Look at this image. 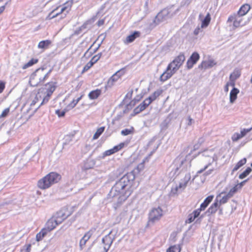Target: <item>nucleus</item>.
I'll use <instances>...</instances> for the list:
<instances>
[{"label":"nucleus","instance_id":"nucleus-1","mask_svg":"<svg viewBox=\"0 0 252 252\" xmlns=\"http://www.w3.org/2000/svg\"><path fill=\"white\" fill-rule=\"evenodd\" d=\"M135 179L133 172H130L123 176L112 188L108 195L115 202L113 207L115 210L119 207L131 194V184Z\"/></svg>","mask_w":252,"mask_h":252},{"label":"nucleus","instance_id":"nucleus-2","mask_svg":"<svg viewBox=\"0 0 252 252\" xmlns=\"http://www.w3.org/2000/svg\"><path fill=\"white\" fill-rule=\"evenodd\" d=\"M199 166H202L197 172L201 174L209 168L214 162L217 165L218 157L214 149H206L198 154Z\"/></svg>","mask_w":252,"mask_h":252},{"label":"nucleus","instance_id":"nucleus-3","mask_svg":"<svg viewBox=\"0 0 252 252\" xmlns=\"http://www.w3.org/2000/svg\"><path fill=\"white\" fill-rule=\"evenodd\" d=\"M185 60L183 54H180L167 66L166 70L160 76V80L164 82L170 78L182 65Z\"/></svg>","mask_w":252,"mask_h":252},{"label":"nucleus","instance_id":"nucleus-4","mask_svg":"<svg viewBox=\"0 0 252 252\" xmlns=\"http://www.w3.org/2000/svg\"><path fill=\"white\" fill-rule=\"evenodd\" d=\"M70 215V213L65 210L57 212L56 215L50 219L46 223L45 228L50 232L61 224L65 219Z\"/></svg>","mask_w":252,"mask_h":252},{"label":"nucleus","instance_id":"nucleus-5","mask_svg":"<svg viewBox=\"0 0 252 252\" xmlns=\"http://www.w3.org/2000/svg\"><path fill=\"white\" fill-rule=\"evenodd\" d=\"M61 178V176L59 174L56 172H50L38 181L37 186L42 189H48L52 185L58 183Z\"/></svg>","mask_w":252,"mask_h":252},{"label":"nucleus","instance_id":"nucleus-6","mask_svg":"<svg viewBox=\"0 0 252 252\" xmlns=\"http://www.w3.org/2000/svg\"><path fill=\"white\" fill-rule=\"evenodd\" d=\"M44 68L37 69L31 76L29 83L31 86L35 87L44 82L47 78V75H44Z\"/></svg>","mask_w":252,"mask_h":252},{"label":"nucleus","instance_id":"nucleus-7","mask_svg":"<svg viewBox=\"0 0 252 252\" xmlns=\"http://www.w3.org/2000/svg\"><path fill=\"white\" fill-rule=\"evenodd\" d=\"M112 231L102 239V244L96 245L94 247V252H107L114 240L112 237Z\"/></svg>","mask_w":252,"mask_h":252},{"label":"nucleus","instance_id":"nucleus-8","mask_svg":"<svg viewBox=\"0 0 252 252\" xmlns=\"http://www.w3.org/2000/svg\"><path fill=\"white\" fill-rule=\"evenodd\" d=\"M72 2L71 1H67L65 3L63 6H62L61 11L59 12L56 13V11L57 10L58 8L52 10L48 15L46 18L47 20H51L60 14H62L60 19H62L64 18L66 14L69 12L71 9V7L72 6Z\"/></svg>","mask_w":252,"mask_h":252},{"label":"nucleus","instance_id":"nucleus-9","mask_svg":"<svg viewBox=\"0 0 252 252\" xmlns=\"http://www.w3.org/2000/svg\"><path fill=\"white\" fill-rule=\"evenodd\" d=\"M163 216V211L159 207L153 208L149 214L148 223L153 224L160 220Z\"/></svg>","mask_w":252,"mask_h":252},{"label":"nucleus","instance_id":"nucleus-10","mask_svg":"<svg viewBox=\"0 0 252 252\" xmlns=\"http://www.w3.org/2000/svg\"><path fill=\"white\" fill-rule=\"evenodd\" d=\"M190 174L189 172H186L185 176L182 179L178 186L176 185L173 187L171 189V192L173 194H176L178 191L184 190L190 180Z\"/></svg>","mask_w":252,"mask_h":252},{"label":"nucleus","instance_id":"nucleus-11","mask_svg":"<svg viewBox=\"0 0 252 252\" xmlns=\"http://www.w3.org/2000/svg\"><path fill=\"white\" fill-rule=\"evenodd\" d=\"M174 164L177 166L176 172L178 170L180 172L187 171L191 166L190 161H188L183 157L177 158L174 160Z\"/></svg>","mask_w":252,"mask_h":252},{"label":"nucleus","instance_id":"nucleus-12","mask_svg":"<svg viewBox=\"0 0 252 252\" xmlns=\"http://www.w3.org/2000/svg\"><path fill=\"white\" fill-rule=\"evenodd\" d=\"M243 16L238 13H234L229 16L227 22H233V26L235 28L242 27L247 24V22L244 20Z\"/></svg>","mask_w":252,"mask_h":252},{"label":"nucleus","instance_id":"nucleus-13","mask_svg":"<svg viewBox=\"0 0 252 252\" xmlns=\"http://www.w3.org/2000/svg\"><path fill=\"white\" fill-rule=\"evenodd\" d=\"M172 15V14H170V12L168 8L164 9L156 16L155 22H157L158 23L163 22L171 17Z\"/></svg>","mask_w":252,"mask_h":252},{"label":"nucleus","instance_id":"nucleus-14","mask_svg":"<svg viewBox=\"0 0 252 252\" xmlns=\"http://www.w3.org/2000/svg\"><path fill=\"white\" fill-rule=\"evenodd\" d=\"M200 56L197 52H193L189 58L188 59L187 62V66L188 69H191L194 64H195L199 60Z\"/></svg>","mask_w":252,"mask_h":252},{"label":"nucleus","instance_id":"nucleus-15","mask_svg":"<svg viewBox=\"0 0 252 252\" xmlns=\"http://www.w3.org/2000/svg\"><path fill=\"white\" fill-rule=\"evenodd\" d=\"M95 229L94 228H92L90 229L89 231L86 232L84 236L82 238V239L80 241L79 246L80 249L82 250L85 246L86 242L90 239V238L92 237L95 231Z\"/></svg>","mask_w":252,"mask_h":252},{"label":"nucleus","instance_id":"nucleus-16","mask_svg":"<svg viewBox=\"0 0 252 252\" xmlns=\"http://www.w3.org/2000/svg\"><path fill=\"white\" fill-rule=\"evenodd\" d=\"M124 145L125 144L124 143H121L120 144L114 146L113 148L106 151L103 153V157H105L106 156H110L116 153L117 152L122 149L124 147Z\"/></svg>","mask_w":252,"mask_h":252},{"label":"nucleus","instance_id":"nucleus-17","mask_svg":"<svg viewBox=\"0 0 252 252\" xmlns=\"http://www.w3.org/2000/svg\"><path fill=\"white\" fill-rule=\"evenodd\" d=\"M225 192L224 191H222L221 193H220L219 194H218L215 200L219 203V204L220 206L221 204H223L226 203L228 200L230 198V197H228V195L226 194V195L224 196H222L223 194H224Z\"/></svg>","mask_w":252,"mask_h":252},{"label":"nucleus","instance_id":"nucleus-18","mask_svg":"<svg viewBox=\"0 0 252 252\" xmlns=\"http://www.w3.org/2000/svg\"><path fill=\"white\" fill-rule=\"evenodd\" d=\"M216 64L215 62L213 60H209L208 61H203L198 67L200 69H206L212 67Z\"/></svg>","mask_w":252,"mask_h":252},{"label":"nucleus","instance_id":"nucleus-19","mask_svg":"<svg viewBox=\"0 0 252 252\" xmlns=\"http://www.w3.org/2000/svg\"><path fill=\"white\" fill-rule=\"evenodd\" d=\"M140 32L138 31H135L131 34L128 35L124 41L125 43L128 44L133 42L136 38L139 37Z\"/></svg>","mask_w":252,"mask_h":252},{"label":"nucleus","instance_id":"nucleus-20","mask_svg":"<svg viewBox=\"0 0 252 252\" xmlns=\"http://www.w3.org/2000/svg\"><path fill=\"white\" fill-rule=\"evenodd\" d=\"M250 9L251 6L249 4H244L241 6L237 13L244 16L248 13Z\"/></svg>","mask_w":252,"mask_h":252},{"label":"nucleus","instance_id":"nucleus-21","mask_svg":"<svg viewBox=\"0 0 252 252\" xmlns=\"http://www.w3.org/2000/svg\"><path fill=\"white\" fill-rule=\"evenodd\" d=\"M239 90L238 89L235 87L233 88L232 90L230 93L229 96L230 102L231 103H234V102L235 101L237 97V94H239Z\"/></svg>","mask_w":252,"mask_h":252},{"label":"nucleus","instance_id":"nucleus-22","mask_svg":"<svg viewBox=\"0 0 252 252\" xmlns=\"http://www.w3.org/2000/svg\"><path fill=\"white\" fill-rule=\"evenodd\" d=\"M220 206V205L219 204V203L215 200V202L208 208L207 213L209 214H212L216 213Z\"/></svg>","mask_w":252,"mask_h":252},{"label":"nucleus","instance_id":"nucleus-23","mask_svg":"<svg viewBox=\"0 0 252 252\" xmlns=\"http://www.w3.org/2000/svg\"><path fill=\"white\" fill-rule=\"evenodd\" d=\"M213 198V195L208 196L200 205V209L204 210L207 207L208 204L212 201Z\"/></svg>","mask_w":252,"mask_h":252},{"label":"nucleus","instance_id":"nucleus-24","mask_svg":"<svg viewBox=\"0 0 252 252\" xmlns=\"http://www.w3.org/2000/svg\"><path fill=\"white\" fill-rule=\"evenodd\" d=\"M101 90L96 89L91 91L89 94V97L91 99H96L101 94Z\"/></svg>","mask_w":252,"mask_h":252},{"label":"nucleus","instance_id":"nucleus-25","mask_svg":"<svg viewBox=\"0 0 252 252\" xmlns=\"http://www.w3.org/2000/svg\"><path fill=\"white\" fill-rule=\"evenodd\" d=\"M162 90H157L153 93L150 96H149L147 99L152 103L154 100L156 99V98L160 95L162 93Z\"/></svg>","mask_w":252,"mask_h":252},{"label":"nucleus","instance_id":"nucleus-26","mask_svg":"<svg viewBox=\"0 0 252 252\" xmlns=\"http://www.w3.org/2000/svg\"><path fill=\"white\" fill-rule=\"evenodd\" d=\"M48 232H49L45 228L42 229L41 230L36 234V241L38 242L41 241Z\"/></svg>","mask_w":252,"mask_h":252},{"label":"nucleus","instance_id":"nucleus-27","mask_svg":"<svg viewBox=\"0 0 252 252\" xmlns=\"http://www.w3.org/2000/svg\"><path fill=\"white\" fill-rule=\"evenodd\" d=\"M51 44V41L50 40H42L39 42L38 48L40 49H47Z\"/></svg>","mask_w":252,"mask_h":252},{"label":"nucleus","instance_id":"nucleus-28","mask_svg":"<svg viewBox=\"0 0 252 252\" xmlns=\"http://www.w3.org/2000/svg\"><path fill=\"white\" fill-rule=\"evenodd\" d=\"M247 162V159L246 158H244L240 160L239 161H238L236 164L235 165V167L232 170V172H234L238 170L241 167H242L243 165L246 164Z\"/></svg>","mask_w":252,"mask_h":252},{"label":"nucleus","instance_id":"nucleus-29","mask_svg":"<svg viewBox=\"0 0 252 252\" xmlns=\"http://www.w3.org/2000/svg\"><path fill=\"white\" fill-rule=\"evenodd\" d=\"M211 20L210 15L209 13H207L205 18L202 21L201 28L207 27L210 23Z\"/></svg>","mask_w":252,"mask_h":252},{"label":"nucleus","instance_id":"nucleus-30","mask_svg":"<svg viewBox=\"0 0 252 252\" xmlns=\"http://www.w3.org/2000/svg\"><path fill=\"white\" fill-rule=\"evenodd\" d=\"M38 62V60L36 59H32L30 61H29L27 63H25L23 66L22 68L23 69H25L30 66H32L33 64L36 63Z\"/></svg>","mask_w":252,"mask_h":252},{"label":"nucleus","instance_id":"nucleus-31","mask_svg":"<svg viewBox=\"0 0 252 252\" xmlns=\"http://www.w3.org/2000/svg\"><path fill=\"white\" fill-rule=\"evenodd\" d=\"M105 129L104 126H102L98 128L93 136L94 139H97L101 134L103 132Z\"/></svg>","mask_w":252,"mask_h":252},{"label":"nucleus","instance_id":"nucleus-32","mask_svg":"<svg viewBox=\"0 0 252 252\" xmlns=\"http://www.w3.org/2000/svg\"><path fill=\"white\" fill-rule=\"evenodd\" d=\"M241 75V73L238 70H235L233 73H232L229 76V79H232L235 81Z\"/></svg>","mask_w":252,"mask_h":252},{"label":"nucleus","instance_id":"nucleus-33","mask_svg":"<svg viewBox=\"0 0 252 252\" xmlns=\"http://www.w3.org/2000/svg\"><path fill=\"white\" fill-rule=\"evenodd\" d=\"M252 171V169L250 167H248L243 173L240 174L239 178L240 179H243L246 177Z\"/></svg>","mask_w":252,"mask_h":252},{"label":"nucleus","instance_id":"nucleus-34","mask_svg":"<svg viewBox=\"0 0 252 252\" xmlns=\"http://www.w3.org/2000/svg\"><path fill=\"white\" fill-rule=\"evenodd\" d=\"M134 132V128L131 127L130 128H126L122 130L121 132V134L124 136H126L130 134L133 133Z\"/></svg>","mask_w":252,"mask_h":252},{"label":"nucleus","instance_id":"nucleus-35","mask_svg":"<svg viewBox=\"0 0 252 252\" xmlns=\"http://www.w3.org/2000/svg\"><path fill=\"white\" fill-rule=\"evenodd\" d=\"M181 249L178 245H174L169 247L166 252H180Z\"/></svg>","mask_w":252,"mask_h":252},{"label":"nucleus","instance_id":"nucleus-36","mask_svg":"<svg viewBox=\"0 0 252 252\" xmlns=\"http://www.w3.org/2000/svg\"><path fill=\"white\" fill-rule=\"evenodd\" d=\"M46 86L47 88L48 93H49L51 95L55 90V86L52 83H48L46 84Z\"/></svg>","mask_w":252,"mask_h":252},{"label":"nucleus","instance_id":"nucleus-37","mask_svg":"<svg viewBox=\"0 0 252 252\" xmlns=\"http://www.w3.org/2000/svg\"><path fill=\"white\" fill-rule=\"evenodd\" d=\"M102 55L101 53H99L97 54V55L94 56L91 61H90V63H92V64L94 65L95 63H96L100 58L101 56Z\"/></svg>","mask_w":252,"mask_h":252},{"label":"nucleus","instance_id":"nucleus-38","mask_svg":"<svg viewBox=\"0 0 252 252\" xmlns=\"http://www.w3.org/2000/svg\"><path fill=\"white\" fill-rule=\"evenodd\" d=\"M238 189L235 185L234 187L231 189L229 192L227 193V194L228 195V197H230V198L232 197L237 191Z\"/></svg>","mask_w":252,"mask_h":252},{"label":"nucleus","instance_id":"nucleus-39","mask_svg":"<svg viewBox=\"0 0 252 252\" xmlns=\"http://www.w3.org/2000/svg\"><path fill=\"white\" fill-rule=\"evenodd\" d=\"M145 109L144 105L140 103L137 107L134 108V112L135 114H138Z\"/></svg>","mask_w":252,"mask_h":252},{"label":"nucleus","instance_id":"nucleus-40","mask_svg":"<svg viewBox=\"0 0 252 252\" xmlns=\"http://www.w3.org/2000/svg\"><path fill=\"white\" fill-rule=\"evenodd\" d=\"M10 111V108H5L1 113V115H0V118H5L6 117Z\"/></svg>","mask_w":252,"mask_h":252},{"label":"nucleus","instance_id":"nucleus-41","mask_svg":"<svg viewBox=\"0 0 252 252\" xmlns=\"http://www.w3.org/2000/svg\"><path fill=\"white\" fill-rule=\"evenodd\" d=\"M242 138L239 133H235L232 136V140L233 141H237Z\"/></svg>","mask_w":252,"mask_h":252},{"label":"nucleus","instance_id":"nucleus-42","mask_svg":"<svg viewBox=\"0 0 252 252\" xmlns=\"http://www.w3.org/2000/svg\"><path fill=\"white\" fill-rule=\"evenodd\" d=\"M50 96V94H49V93H47V94L46 95V96H45L44 97V98L43 99V100H42V102H41V103L40 104V105H39V106H38V107H39L40 106H41V105H43V104H45V103H47V102L49 101V100Z\"/></svg>","mask_w":252,"mask_h":252},{"label":"nucleus","instance_id":"nucleus-43","mask_svg":"<svg viewBox=\"0 0 252 252\" xmlns=\"http://www.w3.org/2000/svg\"><path fill=\"white\" fill-rule=\"evenodd\" d=\"M93 65L92 64V63H90V62H88L84 67L82 73H84L87 70H88Z\"/></svg>","mask_w":252,"mask_h":252},{"label":"nucleus","instance_id":"nucleus-44","mask_svg":"<svg viewBox=\"0 0 252 252\" xmlns=\"http://www.w3.org/2000/svg\"><path fill=\"white\" fill-rule=\"evenodd\" d=\"M252 129V127L248 129H244L242 130L241 131L240 134L241 136L242 137H243L245 136L246 134L248 132H249Z\"/></svg>","mask_w":252,"mask_h":252},{"label":"nucleus","instance_id":"nucleus-45","mask_svg":"<svg viewBox=\"0 0 252 252\" xmlns=\"http://www.w3.org/2000/svg\"><path fill=\"white\" fill-rule=\"evenodd\" d=\"M195 218H196L195 217V216H194V215H193V214L192 213L189 215L188 218L186 221V222L191 223L195 220Z\"/></svg>","mask_w":252,"mask_h":252},{"label":"nucleus","instance_id":"nucleus-46","mask_svg":"<svg viewBox=\"0 0 252 252\" xmlns=\"http://www.w3.org/2000/svg\"><path fill=\"white\" fill-rule=\"evenodd\" d=\"M31 245L28 244L21 250V252H30L31 251Z\"/></svg>","mask_w":252,"mask_h":252},{"label":"nucleus","instance_id":"nucleus-47","mask_svg":"<svg viewBox=\"0 0 252 252\" xmlns=\"http://www.w3.org/2000/svg\"><path fill=\"white\" fill-rule=\"evenodd\" d=\"M65 112L66 111L65 110L61 111L60 110H57L56 111V114L58 115L59 117H63L65 115Z\"/></svg>","mask_w":252,"mask_h":252},{"label":"nucleus","instance_id":"nucleus-48","mask_svg":"<svg viewBox=\"0 0 252 252\" xmlns=\"http://www.w3.org/2000/svg\"><path fill=\"white\" fill-rule=\"evenodd\" d=\"M151 103L149 100L146 98L145 99L142 103L141 104L142 105H144V108L146 109V107H147Z\"/></svg>","mask_w":252,"mask_h":252},{"label":"nucleus","instance_id":"nucleus-49","mask_svg":"<svg viewBox=\"0 0 252 252\" xmlns=\"http://www.w3.org/2000/svg\"><path fill=\"white\" fill-rule=\"evenodd\" d=\"M203 28H201V26H198L195 28L194 30L193 33L195 35H197L200 32H202V29Z\"/></svg>","mask_w":252,"mask_h":252},{"label":"nucleus","instance_id":"nucleus-50","mask_svg":"<svg viewBox=\"0 0 252 252\" xmlns=\"http://www.w3.org/2000/svg\"><path fill=\"white\" fill-rule=\"evenodd\" d=\"M78 103H76L75 99H73L72 102L67 106L68 109H72L74 108Z\"/></svg>","mask_w":252,"mask_h":252},{"label":"nucleus","instance_id":"nucleus-51","mask_svg":"<svg viewBox=\"0 0 252 252\" xmlns=\"http://www.w3.org/2000/svg\"><path fill=\"white\" fill-rule=\"evenodd\" d=\"M203 210H201L200 208L199 209H198L197 210H194L192 214L195 216V217L197 218L200 214L201 211H202Z\"/></svg>","mask_w":252,"mask_h":252},{"label":"nucleus","instance_id":"nucleus-52","mask_svg":"<svg viewBox=\"0 0 252 252\" xmlns=\"http://www.w3.org/2000/svg\"><path fill=\"white\" fill-rule=\"evenodd\" d=\"M216 170V169L215 168H212L210 169H209L208 170H207V171H206L204 173V175L205 176H208L209 175H210L211 174H212L215 170Z\"/></svg>","mask_w":252,"mask_h":252},{"label":"nucleus","instance_id":"nucleus-53","mask_svg":"<svg viewBox=\"0 0 252 252\" xmlns=\"http://www.w3.org/2000/svg\"><path fill=\"white\" fill-rule=\"evenodd\" d=\"M89 21H87L85 22L81 27L80 28L82 29L83 31H84L85 30H86L88 28V25L89 24Z\"/></svg>","mask_w":252,"mask_h":252},{"label":"nucleus","instance_id":"nucleus-54","mask_svg":"<svg viewBox=\"0 0 252 252\" xmlns=\"http://www.w3.org/2000/svg\"><path fill=\"white\" fill-rule=\"evenodd\" d=\"M38 100V95H36L35 96V97H34V98L32 100V102H31V106L34 105L37 103Z\"/></svg>","mask_w":252,"mask_h":252},{"label":"nucleus","instance_id":"nucleus-55","mask_svg":"<svg viewBox=\"0 0 252 252\" xmlns=\"http://www.w3.org/2000/svg\"><path fill=\"white\" fill-rule=\"evenodd\" d=\"M119 72V71H118L117 72H116L115 74H114L111 78V79L113 81H116L118 78L119 77V76H118V73Z\"/></svg>","mask_w":252,"mask_h":252},{"label":"nucleus","instance_id":"nucleus-56","mask_svg":"<svg viewBox=\"0 0 252 252\" xmlns=\"http://www.w3.org/2000/svg\"><path fill=\"white\" fill-rule=\"evenodd\" d=\"M235 81L232 79H229V81L227 82L226 84L227 86L233 87L235 86Z\"/></svg>","mask_w":252,"mask_h":252},{"label":"nucleus","instance_id":"nucleus-57","mask_svg":"<svg viewBox=\"0 0 252 252\" xmlns=\"http://www.w3.org/2000/svg\"><path fill=\"white\" fill-rule=\"evenodd\" d=\"M5 88V84L2 81H0V94L1 93Z\"/></svg>","mask_w":252,"mask_h":252},{"label":"nucleus","instance_id":"nucleus-58","mask_svg":"<svg viewBox=\"0 0 252 252\" xmlns=\"http://www.w3.org/2000/svg\"><path fill=\"white\" fill-rule=\"evenodd\" d=\"M247 181V180H246L243 182H242L241 183H240V184H238L237 185H236V186L237 187V188L239 189H241L243 186L245 184V183Z\"/></svg>","mask_w":252,"mask_h":252},{"label":"nucleus","instance_id":"nucleus-59","mask_svg":"<svg viewBox=\"0 0 252 252\" xmlns=\"http://www.w3.org/2000/svg\"><path fill=\"white\" fill-rule=\"evenodd\" d=\"M83 31L82 29L80 28L77 29L74 32V34L78 35L80 34Z\"/></svg>","mask_w":252,"mask_h":252},{"label":"nucleus","instance_id":"nucleus-60","mask_svg":"<svg viewBox=\"0 0 252 252\" xmlns=\"http://www.w3.org/2000/svg\"><path fill=\"white\" fill-rule=\"evenodd\" d=\"M132 93H133L132 90H131V91H129V92H128L127 93V94H126V98H128L129 99H131V97H132Z\"/></svg>","mask_w":252,"mask_h":252},{"label":"nucleus","instance_id":"nucleus-61","mask_svg":"<svg viewBox=\"0 0 252 252\" xmlns=\"http://www.w3.org/2000/svg\"><path fill=\"white\" fill-rule=\"evenodd\" d=\"M188 123H187V125L188 126H191L192 122H193V120L191 118V117L190 116H189L188 117Z\"/></svg>","mask_w":252,"mask_h":252},{"label":"nucleus","instance_id":"nucleus-62","mask_svg":"<svg viewBox=\"0 0 252 252\" xmlns=\"http://www.w3.org/2000/svg\"><path fill=\"white\" fill-rule=\"evenodd\" d=\"M229 86H227V85L226 84L225 86H224V91L225 92H228V90H229Z\"/></svg>","mask_w":252,"mask_h":252},{"label":"nucleus","instance_id":"nucleus-63","mask_svg":"<svg viewBox=\"0 0 252 252\" xmlns=\"http://www.w3.org/2000/svg\"><path fill=\"white\" fill-rule=\"evenodd\" d=\"M5 9V6H2L0 7V14L4 11Z\"/></svg>","mask_w":252,"mask_h":252},{"label":"nucleus","instance_id":"nucleus-64","mask_svg":"<svg viewBox=\"0 0 252 252\" xmlns=\"http://www.w3.org/2000/svg\"><path fill=\"white\" fill-rule=\"evenodd\" d=\"M143 166H144V164H143V163H141V164H139V165H138V166H137V168H138V169H141V168H142L143 167Z\"/></svg>","mask_w":252,"mask_h":252}]
</instances>
